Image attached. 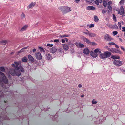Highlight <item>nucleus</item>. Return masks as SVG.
I'll use <instances>...</instances> for the list:
<instances>
[{"mask_svg": "<svg viewBox=\"0 0 125 125\" xmlns=\"http://www.w3.org/2000/svg\"><path fill=\"white\" fill-rule=\"evenodd\" d=\"M107 3L105 0H104L103 1V5L105 7H106Z\"/></svg>", "mask_w": 125, "mask_h": 125, "instance_id": "obj_29", "label": "nucleus"}, {"mask_svg": "<svg viewBox=\"0 0 125 125\" xmlns=\"http://www.w3.org/2000/svg\"><path fill=\"white\" fill-rule=\"evenodd\" d=\"M86 9L87 10H94L95 9V8L93 6H88L87 8Z\"/></svg>", "mask_w": 125, "mask_h": 125, "instance_id": "obj_19", "label": "nucleus"}, {"mask_svg": "<svg viewBox=\"0 0 125 125\" xmlns=\"http://www.w3.org/2000/svg\"><path fill=\"white\" fill-rule=\"evenodd\" d=\"M124 0H121L119 4L121 5H124Z\"/></svg>", "mask_w": 125, "mask_h": 125, "instance_id": "obj_31", "label": "nucleus"}, {"mask_svg": "<svg viewBox=\"0 0 125 125\" xmlns=\"http://www.w3.org/2000/svg\"><path fill=\"white\" fill-rule=\"evenodd\" d=\"M35 3L34 2H32L30 3L28 6V8H32L35 5Z\"/></svg>", "mask_w": 125, "mask_h": 125, "instance_id": "obj_12", "label": "nucleus"}, {"mask_svg": "<svg viewBox=\"0 0 125 125\" xmlns=\"http://www.w3.org/2000/svg\"><path fill=\"white\" fill-rule=\"evenodd\" d=\"M5 71V69L4 68L1 67H0V71Z\"/></svg>", "mask_w": 125, "mask_h": 125, "instance_id": "obj_41", "label": "nucleus"}, {"mask_svg": "<svg viewBox=\"0 0 125 125\" xmlns=\"http://www.w3.org/2000/svg\"><path fill=\"white\" fill-rule=\"evenodd\" d=\"M99 49L97 48L95 49L94 51V53H96L98 52H99Z\"/></svg>", "mask_w": 125, "mask_h": 125, "instance_id": "obj_37", "label": "nucleus"}, {"mask_svg": "<svg viewBox=\"0 0 125 125\" xmlns=\"http://www.w3.org/2000/svg\"><path fill=\"white\" fill-rule=\"evenodd\" d=\"M118 14H119L120 15L123 16L125 15V12H124V10L123 6H121L120 8V9L118 11Z\"/></svg>", "mask_w": 125, "mask_h": 125, "instance_id": "obj_5", "label": "nucleus"}, {"mask_svg": "<svg viewBox=\"0 0 125 125\" xmlns=\"http://www.w3.org/2000/svg\"><path fill=\"white\" fill-rule=\"evenodd\" d=\"M87 26L89 27L90 28H91L94 27V25L93 24H91L90 25H87Z\"/></svg>", "mask_w": 125, "mask_h": 125, "instance_id": "obj_35", "label": "nucleus"}, {"mask_svg": "<svg viewBox=\"0 0 125 125\" xmlns=\"http://www.w3.org/2000/svg\"><path fill=\"white\" fill-rule=\"evenodd\" d=\"M102 2V0H96L95 2V3L97 5H99V3H101Z\"/></svg>", "mask_w": 125, "mask_h": 125, "instance_id": "obj_23", "label": "nucleus"}, {"mask_svg": "<svg viewBox=\"0 0 125 125\" xmlns=\"http://www.w3.org/2000/svg\"><path fill=\"white\" fill-rule=\"evenodd\" d=\"M28 58L30 61L32 62H33L34 61V59L33 57L31 55H28Z\"/></svg>", "mask_w": 125, "mask_h": 125, "instance_id": "obj_17", "label": "nucleus"}, {"mask_svg": "<svg viewBox=\"0 0 125 125\" xmlns=\"http://www.w3.org/2000/svg\"><path fill=\"white\" fill-rule=\"evenodd\" d=\"M113 64L114 65L118 67L122 65V62L119 60H115L113 61Z\"/></svg>", "mask_w": 125, "mask_h": 125, "instance_id": "obj_4", "label": "nucleus"}, {"mask_svg": "<svg viewBox=\"0 0 125 125\" xmlns=\"http://www.w3.org/2000/svg\"><path fill=\"white\" fill-rule=\"evenodd\" d=\"M106 12V11H105L104 10H103L102 11V12L103 14L105 13Z\"/></svg>", "mask_w": 125, "mask_h": 125, "instance_id": "obj_50", "label": "nucleus"}, {"mask_svg": "<svg viewBox=\"0 0 125 125\" xmlns=\"http://www.w3.org/2000/svg\"><path fill=\"white\" fill-rule=\"evenodd\" d=\"M35 57L38 60H40L42 58L41 54L39 52L36 53L35 54Z\"/></svg>", "mask_w": 125, "mask_h": 125, "instance_id": "obj_10", "label": "nucleus"}, {"mask_svg": "<svg viewBox=\"0 0 125 125\" xmlns=\"http://www.w3.org/2000/svg\"><path fill=\"white\" fill-rule=\"evenodd\" d=\"M63 49L65 51H67L69 49L68 45L66 44H65L62 45Z\"/></svg>", "mask_w": 125, "mask_h": 125, "instance_id": "obj_11", "label": "nucleus"}, {"mask_svg": "<svg viewBox=\"0 0 125 125\" xmlns=\"http://www.w3.org/2000/svg\"><path fill=\"white\" fill-rule=\"evenodd\" d=\"M113 19L114 21L116 22V18L115 17V16L114 14H113Z\"/></svg>", "mask_w": 125, "mask_h": 125, "instance_id": "obj_32", "label": "nucleus"}, {"mask_svg": "<svg viewBox=\"0 0 125 125\" xmlns=\"http://www.w3.org/2000/svg\"><path fill=\"white\" fill-rule=\"evenodd\" d=\"M29 49V46L24 47L18 51V53H19L23 52H25V50L27 49Z\"/></svg>", "mask_w": 125, "mask_h": 125, "instance_id": "obj_9", "label": "nucleus"}, {"mask_svg": "<svg viewBox=\"0 0 125 125\" xmlns=\"http://www.w3.org/2000/svg\"><path fill=\"white\" fill-rule=\"evenodd\" d=\"M57 49L55 47H53L50 49V52L52 53H54L57 51Z\"/></svg>", "mask_w": 125, "mask_h": 125, "instance_id": "obj_8", "label": "nucleus"}, {"mask_svg": "<svg viewBox=\"0 0 125 125\" xmlns=\"http://www.w3.org/2000/svg\"><path fill=\"white\" fill-rule=\"evenodd\" d=\"M108 8L109 9V10H110V11L112 9L111 6L110 5H108Z\"/></svg>", "mask_w": 125, "mask_h": 125, "instance_id": "obj_39", "label": "nucleus"}, {"mask_svg": "<svg viewBox=\"0 0 125 125\" xmlns=\"http://www.w3.org/2000/svg\"><path fill=\"white\" fill-rule=\"evenodd\" d=\"M104 54H105L106 58L109 57L111 55V52L107 51L104 52Z\"/></svg>", "mask_w": 125, "mask_h": 125, "instance_id": "obj_14", "label": "nucleus"}, {"mask_svg": "<svg viewBox=\"0 0 125 125\" xmlns=\"http://www.w3.org/2000/svg\"><path fill=\"white\" fill-rule=\"evenodd\" d=\"M109 50L113 53H119L120 54H121L122 53V52L120 50L117 49L115 48H110L109 49Z\"/></svg>", "mask_w": 125, "mask_h": 125, "instance_id": "obj_3", "label": "nucleus"}, {"mask_svg": "<svg viewBox=\"0 0 125 125\" xmlns=\"http://www.w3.org/2000/svg\"><path fill=\"white\" fill-rule=\"evenodd\" d=\"M28 27V25H24L20 30V31H23L25 30Z\"/></svg>", "mask_w": 125, "mask_h": 125, "instance_id": "obj_15", "label": "nucleus"}, {"mask_svg": "<svg viewBox=\"0 0 125 125\" xmlns=\"http://www.w3.org/2000/svg\"><path fill=\"white\" fill-rule=\"evenodd\" d=\"M122 31L123 32H125V27H123L122 28Z\"/></svg>", "mask_w": 125, "mask_h": 125, "instance_id": "obj_49", "label": "nucleus"}, {"mask_svg": "<svg viewBox=\"0 0 125 125\" xmlns=\"http://www.w3.org/2000/svg\"><path fill=\"white\" fill-rule=\"evenodd\" d=\"M12 65L13 67L15 68V69L13 71H10V74L13 76L16 75L19 76H20L21 74L20 73V70L18 68V67H16L15 66L14 64H12Z\"/></svg>", "mask_w": 125, "mask_h": 125, "instance_id": "obj_1", "label": "nucleus"}, {"mask_svg": "<svg viewBox=\"0 0 125 125\" xmlns=\"http://www.w3.org/2000/svg\"><path fill=\"white\" fill-rule=\"evenodd\" d=\"M60 10L63 13H66L69 12L72 10L71 8L68 6L62 7L60 8Z\"/></svg>", "mask_w": 125, "mask_h": 125, "instance_id": "obj_2", "label": "nucleus"}, {"mask_svg": "<svg viewBox=\"0 0 125 125\" xmlns=\"http://www.w3.org/2000/svg\"><path fill=\"white\" fill-rule=\"evenodd\" d=\"M120 47H121V49L123 50L124 51H125V48L123 46H120Z\"/></svg>", "mask_w": 125, "mask_h": 125, "instance_id": "obj_52", "label": "nucleus"}, {"mask_svg": "<svg viewBox=\"0 0 125 125\" xmlns=\"http://www.w3.org/2000/svg\"><path fill=\"white\" fill-rule=\"evenodd\" d=\"M36 50V49L35 48H34L32 49V51L33 52H35Z\"/></svg>", "mask_w": 125, "mask_h": 125, "instance_id": "obj_58", "label": "nucleus"}, {"mask_svg": "<svg viewBox=\"0 0 125 125\" xmlns=\"http://www.w3.org/2000/svg\"><path fill=\"white\" fill-rule=\"evenodd\" d=\"M98 52V53L99 54H101V51H100L99 50V52Z\"/></svg>", "mask_w": 125, "mask_h": 125, "instance_id": "obj_63", "label": "nucleus"}, {"mask_svg": "<svg viewBox=\"0 0 125 125\" xmlns=\"http://www.w3.org/2000/svg\"><path fill=\"white\" fill-rule=\"evenodd\" d=\"M94 20L95 22H97L98 21L99 19L97 17L95 16L94 17Z\"/></svg>", "mask_w": 125, "mask_h": 125, "instance_id": "obj_26", "label": "nucleus"}, {"mask_svg": "<svg viewBox=\"0 0 125 125\" xmlns=\"http://www.w3.org/2000/svg\"><path fill=\"white\" fill-rule=\"evenodd\" d=\"M47 46L49 47H52L53 46V44H48L47 45Z\"/></svg>", "mask_w": 125, "mask_h": 125, "instance_id": "obj_42", "label": "nucleus"}, {"mask_svg": "<svg viewBox=\"0 0 125 125\" xmlns=\"http://www.w3.org/2000/svg\"><path fill=\"white\" fill-rule=\"evenodd\" d=\"M54 42H56L57 43H58L59 42V40L58 39H55L54 40Z\"/></svg>", "mask_w": 125, "mask_h": 125, "instance_id": "obj_46", "label": "nucleus"}, {"mask_svg": "<svg viewBox=\"0 0 125 125\" xmlns=\"http://www.w3.org/2000/svg\"><path fill=\"white\" fill-rule=\"evenodd\" d=\"M0 75L2 76V77L3 79L6 78V77L5 76L4 74L2 72H0Z\"/></svg>", "mask_w": 125, "mask_h": 125, "instance_id": "obj_33", "label": "nucleus"}, {"mask_svg": "<svg viewBox=\"0 0 125 125\" xmlns=\"http://www.w3.org/2000/svg\"><path fill=\"white\" fill-rule=\"evenodd\" d=\"M112 2L111 1H109L108 3V5H110L112 3Z\"/></svg>", "mask_w": 125, "mask_h": 125, "instance_id": "obj_54", "label": "nucleus"}, {"mask_svg": "<svg viewBox=\"0 0 125 125\" xmlns=\"http://www.w3.org/2000/svg\"><path fill=\"white\" fill-rule=\"evenodd\" d=\"M115 45V47L116 48H117L118 49L119 48V46L115 44V45Z\"/></svg>", "mask_w": 125, "mask_h": 125, "instance_id": "obj_55", "label": "nucleus"}, {"mask_svg": "<svg viewBox=\"0 0 125 125\" xmlns=\"http://www.w3.org/2000/svg\"><path fill=\"white\" fill-rule=\"evenodd\" d=\"M86 35H88L89 37H94L96 36V34L94 33L91 32L86 30Z\"/></svg>", "mask_w": 125, "mask_h": 125, "instance_id": "obj_6", "label": "nucleus"}, {"mask_svg": "<svg viewBox=\"0 0 125 125\" xmlns=\"http://www.w3.org/2000/svg\"><path fill=\"white\" fill-rule=\"evenodd\" d=\"M86 43H88V44L91 45L92 44V42L90 41L88 39H86Z\"/></svg>", "mask_w": 125, "mask_h": 125, "instance_id": "obj_34", "label": "nucleus"}, {"mask_svg": "<svg viewBox=\"0 0 125 125\" xmlns=\"http://www.w3.org/2000/svg\"><path fill=\"white\" fill-rule=\"evenodd\" d=\"M75 44L78 47L83 48L84 47V45L82 44L76 42L75 43Z\"/></svg>", "mask_w": 125, "mask_h": 125, "instance_id": "obj_16", "label": "nucleus"}, {"mask_svg": "<svg viewBox=\"0 0 125 125\" xmlns=\"http://www.w3.org/2000/svg\"><path fill=\"white\" fill-rule=\"evenodd\" d=\"M45 58L46 60H51L52 59V56L50 54H46Z\"/></svg>", "mask_w": 125, "mask_h": 125, "instance_id": "obj_13", "label": "nucleus"}, {"mask_svg": "<svg viewBox=\"0 0 125 125\" xmlns=\"http://www.w3.org/2000/svg\"><path fill=\"white\" fill-rule=\"evenodd\" d=\"M118 25L119 28H121V24L120 22H119L118 23Z\"/></svg>", "mask_w": 125, "mask_h": 125, "instance_id": "obj_48", "label": "nucleus"}, {"mask_svg": "<svg viewBox=\"0 0 125 125\" xmlns=\"http://www.w3.org/2000/svg\"><path fill=\"white\" fill-rule=\"evenodd\" d=\"M92 103L93 104H96L97 103V102L96 101H95L94 99L92 100Z\"/></svg>", "mask_w": 125, "mask_h": 125, "instance_id": "obj_40", "label": "nucleus"}, {"mask_svg": "<svg viewBox=\"0 0 125 125\" xmlns=\"http://www.w3.org/2000/svg\"><path fill=\"white\" fill-rule=\"evenodd\" d=\"M21 17L22 19H23L25 18V15L24 13H22L21 16Z\"/></svg>", "mask_w": 125, "mask_h": 125, "instance_id": "obj_27", "label": "nucleus"}, {"mask_svg": "<svg viewBox=\"0 0 125 125\" xmlns=\"http://www.w3.org/2000/svg\"><path fill=\"white\" fill-rule=\"evenodd\" d=\"M107 26L109 27H110L111 28H112V25L110 24H107Z\"/></svg>", "mask_w": 125, "mask_h": 125, "instance_id": "obj_43", "label": "nucleus"}, {"mask_svg": "<svg viewBox=\"0 0 125 125\" xmlns=\"http://www.w3.org/2000/svg\"><path fill=\"white\" fill-rule=\"evenodd\" d=\"M38 48L41 51L43 52H45V50L43 47H38Z\"/></svg>", "mask_w": 125, "mask_h": 125, "instance_id": "obj_30", "label": "nucleus"}, {"mask_svg": "<svg viewBox=\"0 0 125 125\" xmlns=\"http://www.w3.org/2000/svg\"><path fill=\"white\" fill-rule=\"evenodd\" d=\"M100 57L101 58L104 59L106 58L104 53H101L100 55Z\"/></svg>", "mask_w": 125, "mask_h": 125, "instance_id": "obj_25", "label": "nucleus"}, {"mask_svg": "<svg viewBox=\"0 0 125 125\" xmlns=\"http://www.w3.org/2000/svg\"><path fill=\"white\" fill-rule=\"evenodd\" d=\"M115 43L114 42H110L109 43H108V45H115Z\"/></svg>", "mask_w": 125, "mask_h": 125, "instance_id": "obj_44", "label": "nucleus"}, {"mask_svg": "<svg viewBox=\"0 0 125 125\" xmlns=\"http://www.w3.org/2000/svg\"><path fill=\"white\" fill-rule=\"evenodd\" d=\"M14 62L15 64H14L15 65L16 67H18V66L19 65V63L18 62Z\"/></svg>", "mask_w": 125, "mask_h": 125, "instance_id": "obj_36", "label": "nucleus"}, {"mask_svg": "<svg viewBox=\"0 0 125 125\" xmlns=\"http://www.w3.org/2000/svg\"><path fill=\"white\" fill-rule=\"evenodd\" d=\"M8 42L7 40H2L0 42V44L1 45H5Z\"/></svg>", "mask_w": 125, "mask_h": 125, "instance_id": "obj_21", "label": "nucleus"}, {"mask_svg": "<svg viewBox=\"0 0 125 125\" xmlns=\"http://www.w3.org/2000/svg\"><path fill=\"white\" fill-rule=\"evenodd\" d=\"M65 40H66V41L67 42L68 41V39H67V38H65Z\"/></svg>", "mask_w": 125, "mask_h": 125, "instance_id": "obj_59", "label": "nucleus"}, {"mask_svg": "<svg viewBox=\"0 0 125 125\" xmlns=\"http://www.w3.org/2000/svg\"><path fill=\"white\" fill-rule=\"evenodd\" d=\"M90 53V51L88 49L86 48V54H89Z\"/></svg>", "mask_w": 125, "mask_h": 125, "instance_id": "obj_45", "label": "nucleus"}, {"mask_svg": "<svg viewBox=\"0 0 125 125\" xmlns=\"http://www.w3.org/2000/svg\"><path fill=\"white\" fill-rule=\"evenodd\" d=\"M18 67L19 70H20V71H21L22 72H24V69L22 66L20 65Z\"/></svg>", "mask_w": 125, "mask_h": 125, "instance_id": "obj_20", "label": "nucleus"}, {"mask_svg": "<svg viewBox=\"0 0 125 125\" xmlns=\"http://www.w3.org/2000/svg\"><path fill=\"white\" fill-rule=\"evenodd\" d=\"M104 39L105 40L107 41H110L111 40H112V38L108 34H106L105 35L104 37Z\"/></svg>", "mask_w": 125, "mask_h": 125, "instance_id": "obj_7", "label": "nucleus"}, {"mask_svg": "<svg viewBox=\"0 0 125 125\" xmlns=\"http://www.w3.org/2000/svg\"><path fill=\"white\" fill-rule=\"evenodd\" d=\"M94 52H91L90 53L91 55L93 57L96 58L97 57L98 55L97 53H95Z\"/></svg>", "mask_w": 125, "mask_h": 125, "instance_id": "obj_18", "label": "nucleus"}, {"mask_svg": "<svg viewBox=\"0 0 125 125\" xmlns=\"http://www.w3.org/2000/svg\"><path fill=\"white\" fill-rule=\"evenodd\" d=\"M28 59L26 57H24L22 58V61L24 62H26L27 61Z\"/></svg>", "mask_w": 125, "mask_h": 125, "instance_id": "obj_24", "label": "nucleus"}, {"mask_svg": "<svg viewBox=\"0 0 125 125\" xmlns=\"http://www.w3.org/2000/svg\"><path fill=\"white\" fill-rule=\"evenodd\" d=\"M75 1L76 3H78L80 1V0H75Z\"/></svg>", "mask_w": 125, "mask_h": 125, "instance_id": "obj_53", "label": "nucleus"}, {"mask_svg": "<svg viewBox=\"0 0 125 125\" xmlns=\"http://www.w3.org/2000/svg\"><path fill=\"white\" fill-rule=\"evenodd\" d=\"M111 58L115 59H118L120 58V57L118 56L112 55L111 57Z\"/></svg>", "mask_w": 125, "mask_h": 125, "instance_id": "obj_22", "label": "nucleus"}, {"mask_svg": "<svg viewBox=\"0 0 125 125\" xmlns=\"http://www.w3.org/2000/svg\"><path fill=\"white\" fill-rule=\"evenodd\" d=\"M62 42L63 43H64L65 42V40L64 39H62Z\"/></svg>", "mask_w": 125, "mask_h": 125, "instance_id": "obj_51", "label": "nucleus"}, {"mask_svg": "<svg viewBox=\"0 0 125 125\" xmlns=\"http://www.w3.org/2000/svg\"><path fill=\"white\" fill-rule=\"evenodd\" d=\"M78 86L79 88H81L82 87V85H81V84H79L78 85Z\"/></svg>", "mask_w": 125, "mask_h": 125, "instance_id": "obj_57", "label": "nucleus"}, {"mask_svg": "<svg viewBox=\"0 0 125 125\" xmlns=\"http://www.w3.org/2000/svg\"><path fill=\"white\" fill-rule=\"evenodd\" d=\"M92 44L93 45V46L96 45H97V44L94 42H93L92 43Z\"/></svg>", "mask_w": 125, "mask_h": 125, "instance_id": "obj_47", "label": "nucleus"}, {"mask_svg": "<svg viewBox=\"0 0 125 125\" xmlns=\"http://www.w3.org/2000/svg\"><path fill=\"white\" fill-rule=\"evenodd\" d=\"M118 33V32L116 31H114L113 32V34L114 36H115Z\"/></svg>", "mask_w": 125, "mask_h": 125, "instance_id": "obj_38", "label": "nucleus"}, {"mask_svg": "<svg viewBox=\"0 0 125 125\" xmlns=\"http://www.w3.org/2000/svg\"><path fill=\"white\" fill-rule=\"evenodd\" d=\"M112 28L114 29H118V26L116 24H115L114 25H112Z\"/></svg>", "mask_w": 125, "mask_h": 125, "instance_id": "obj_28", "label": "nucleus"}, {"mask_svg": "<svg viewBox=\"0 0 125 125\" xmlns=\"http://www.w3.org/2000/svg\"><path fill=\"white\" fill-rule=\"evenodd\" d=\"M84 95H83V94L81 96L82 97H84Z\"/></svg>", "mask_w": 125, "mask_h": 125, "instance_id": "obj_64", "label": "nucleus"}, {"mask_svg": "<svg viewBox=\"0 0 125 125\" xmlns=\"http://www.w3.org/2000/svg\"><path fill=\"white\" fill-rule=\"evenodd\" d=\"M63 35H62H62H61V36H60L59 37H61V38H63Z\"/></svg>", "mask_w": 125, "mask_h": 125, "instance_id": "obj_62", "label": "nucleus"}, {"mask_svg": "<svg viewBox=\"0 0 125 125\" xmlns=\"http://www.w3.org/2000/svg\"><path fill=\"white\" fill-rule=\"evenodd\" d=\"M83 52L85 54H86V50L85 49H84L83 50Z\"/></svg>", "mask_w": 125, "mask_h": 125, "instance_id": "obj_56", "label": "nucleus"}, {"mask_svg": "<svg viewBox=\"0 0 125 125\" xmlns=\"http://www.w3.org/2000/svg\"><path fill=\"white\" fill-rule=\"evenodd\" d=\"M119 40L121 41V42H122V39L121 38H119Z\"/></svg>", "mask_w": 125, "mask_h": 125, "instance_id": "obj_60", "label": "nucleus"}, {"mask_svg": "<svg viewBox=\"0 0 125 125\" xmlns=\"http://www.w3.org/2000/svg\"><path fill=\"white\" fill-rule=\"evenodd\" d=\"M63 37H68V36H66V35H63Z\"/></svg>", "mask_w": 125, "mask_h": 125, "instance_id": "obj_61", "label": "nucleus"}]
</instances>
